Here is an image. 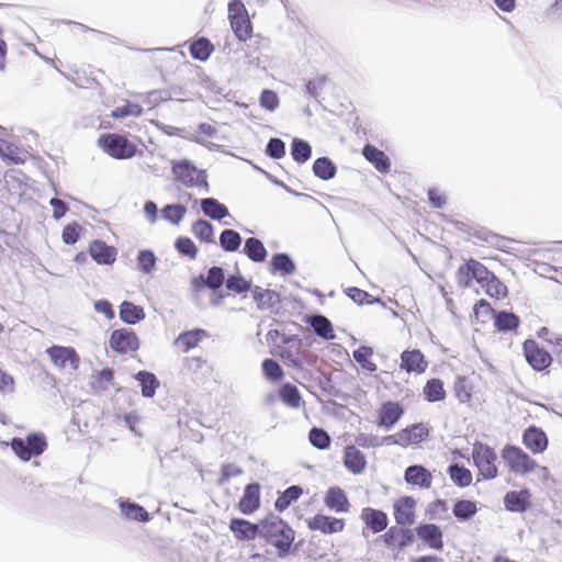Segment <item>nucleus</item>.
Instances as JSON below:
<instances>
[{
    "label": "nucleus",
    "instance_id": "1",
    "mask_svg": "<svg viewBox=\"0 0 562 562\" xmlns=\"http://www.w3.org/2000/svg\"><path fill=\"white\" fill-rule=\"evenodd\" d=\"M295 535L291 525L273 512L261 519L259 539L276 549L278 559L284 560L291 557L295 549L292 544Z\"/></svg>",
    "mask_w": 562,
    "mask_h": 562
},
{
    "label": "nucleus",
    "instance_id": "2",
    "mask_svg": "<svg viewBox=\"0 0 562 562\" xmlns=\"http://www.w3.org/2000/svg\"><path fill=\"white\" fill-rule=\"evenodd\" d=\"M171 175L176 182L186 188L204 189L210 191L207 173L205 169L198 168L194 162L188 158L171 161Z\"/></svg>",
    "mask_w": 562,
    "mask_h": 562
},
{
    "label": "nucleus",
    "instance_id": "3",
    "mask_svg": "<svg viewBox=\"0 0 562 562\" xmlns=\"http://www.w3.org/2000/svg\"><path fill=\"white\" fill-rule=\"evenodd\" d=\"M47 438L41 431H33L25 436V438L13 437L10 440V448L13 453L24 462L30 461L32 458L42 456L47 449Z\"/></svg>",
    "mask_w": 562,
    "mask_h": 562
},
{
    "label": "nucleus",
    "instance_id": "4",
    "mask_svg": "<svg viewBox=\"0 0 562 562\" xmlns=\"http://www.w3.org/2000/svg\"><path fill=\"white\" fill-rule=\"evenodd\" d=\"M97 144L103 153L116 160L130 159L137 154V145L117 133L101 134Z\"/></svg>",
    "mask_w": 562,
    "mask_h": 562
},
{
    "label": "nucleus",
    "instance_id": "5",
    "mask_svg": "<svg viewBox=\"0 0 562 562\" xmlns=\"http://www.w3.org/2000/svg\"><path fill=\"white\" fill-rule=\"evenodd\" d=\"M472 460L474 467L479 471V475H481L483 480L491 481L497 477V454L493 447L487 443L476 441L472 449Z\"/></svg>",
    "mask_w": 562,
    "mask_h": 562
},
{
    "label": "nucleus",
    "instance_id": "6",
    "mask_svg": "<svg viewBox=\"0 0 562 562\" xmlns=\"http://www.w3.org/2000/svg\"><path fill=\"white\" fill-rule=\"evenodd\" d=\"M501 458L505 462L510 473L528 474L531 473L538 463L520 447L507 443L501 451Z\"/></svg>",
    "mask_w": 562,
    "mask_h": 562
},
{
    "label": "nucleus",
    "instance_id": "7",
    "mask_svg": "<svg viewBox=\"0 0 562 562\" xmlns=\"http://www.w3.org/2000/svg\"><path fill=\"white\" fill-rule=\"evenodd\" d=\"M140 347L136 331L130 327L115 328L109 337V348L117 355L135 352Z\"/></svg>",
    "mask_w": 562,
    "mask_h": 562
},
{
    "label": "nucleus",
    "instance_id": "8",
    "mask_svg": "<svg viewBox=\"0 0 562 562\" xmlns=\"http://www.w3.org/2000/svg\"><path fill=\"white\" fill-rule=\"evenodd\" d=\"M385 547L397 552L404 551L415 542L414 529L402 526H392L379 537Z\"/></svg>",
    "mask_w": 562,
    "mask_h": 562
},
{
    "label": "nucleus",
    "instance_id": "9",
    "mask_svg": "<svg viewBox=\"0 0 562 562\" xmlns=\"http://www.w3.org/2000/svg\"><path fill=\"white\" fill-rule=\"evenodd\" d=\"M522 350L527 363L537 372L546 371L553 361L550 352L541 347L535 339L525 340Z\"/></svg>",
    "mask_w": 562,
    "mask_h": 562
},
{
    "label": "nucleus",
    "instance_id": "10",
    "mask_svg": "<svg viewBox=\"0 0 562 562\" xmlns=\"http://www.w3.org/2000/svg\"><path fill=\"white\" fill-rule=\"evenodd\" d=\"M405 414L404 406L398 401H385L381 404L375 424L386 431L391 430Z\"/></svg>",
    "mask_w": 562,
    "mask_h": 562
},
{
    "label": "nucleus",
    "instance_id": "11",
    "mask_svg": "<svg viewBox=\"0 0 562 562\" xmlns=\"http://www.w3.org/2000/svg\"><path fill=\"white\" fill-rule=\"evenodd\" d=\"M46 353L53 364L59 369L66 368L67 364L74 371L79 368L80 356L71 346L53 345L46 349Z\"/></svg>",
    "mask_w": 562,
    "mask_h": 562
},
{
    "label": "nucleus",
    "instance_id": "12",
    "mask_svg": "<svg viewBox=\"0 0 562 562\" xmlns=\"http://www.w3.org/2000/svg\"><path fill=\"white\" fill-rule=\"evenodd\" d=\"M414 535L415 539L418 538L424 546L432 550L443 549V532L436 524L420 522L414 528Z\"/></svg>",
    "mask_w": 562,
    "mask_h": 562
},
{
    "label": "nucleus",
    "instance_id": "13",
    "mask_svg": "<svg viewBox=\"0 0 562 562\" xmlns=\"http://www.w3.org/2000/svg\"><path fill=\"white\" fill-rule=\"evenodd\" d=\"M306 526L311 531H319L324 535H333L341 532L345 529L346 520L317 513L313 517L306 519Z\"/></svg>",
    "mask_w": 562,
    "mask_h": 562
},
{
    "label": "nucleus",
    "instance_id": "14",
    "mask_svg": "<svg viewBox=\"0 0 562 562\" xmlns=\"http://www.w3.org/2000/svg\"><path fill=\"white\" fill-rule=\"evenodd\" d=\"M261 519L251 522L245 518L233 517L229 520L228 529L237 541H252L260 537Z\"/></svg>",
    "mask_w": 562,
    "mask_h": 562
},
{
    "label": "nucleus",
    "instance_id": "15",
    "mask_svg": "<svg viewBox=\"0 0 562 562\" xmlns=\"http://www.w3.org/2000/svg\"><path fill=\"white\" fill-rule=\"evenodd\" d=\"M531 491L527 487L519 491H508L503 497L504 508L510 513L522 514L531 507Z\"/></svg>",
    "mask_w": 562,
    "mask_h": 562
},
{
    "label": "nucleus",
    "instance_id": "16",
    "mask_svg": "<svg viewBox=\"0 0 562 562\" xmlns=\"http://www.w3.org/2000/svg\"><path fill=\"white\" fill-rule=\"evenodd\" d=\"M416 501L413 496H402L393 504V515L396 525L402 527L412 526L415 522Z\"/></svg>",
    "mask_w": 562,
    "mask_h": 562
},
{
    "label": "nucleus",
    "instance_id": "17",
    "mask_svg": "<svg viewBox=\"0 0 562 562\" xmlns=\"http://www.w3.org/2000/svg\"><path fill=\"white\" fill-rule=\"evenodd\" d=\"M261 485L258 482L248 483L244 487L243 495L240 496L237 507L244 515L254 514L261 504Z\"/></svg>",
    "mask_w": 562,
    "mask_h": 562
},
{
    "label": "nucleus",
    "instance_id": "18",
    "mask_svg": "<svg viewBox=\"0 0 562 562\" xmlns=\"http://www.w3.org/2000/svg\"><path fill=\"white\" fill-rule=\"evenodd\" d=\"M522 443L533 454H539L547 450L549 440L542 428L530 425L522 431Z\"/></svg>",
    "mask_w": 562,
    "mask_h": 562
},
{
    "label": "nucleus",
    "instance_id": "19",
    "mask_svg": "<svg viewBox=\"0 0 562 562\" xmlns=\"http://www.w3.org/2000/svg\"><path fill=\"white\" fill-rule=\"evenodd\" d=\"M303 321L319 338L324 340H334L336 338L333 323L325 315L315 312L305 315Z\"/></svg>",
    "mask_w": 562,
    "mask_h": 562
},
{
    "label": "nucleus",
    "instance_id": "20",
    "mask_svg": "<svg viewBox=\"0 0 562 562\" xmlns=\"http://www.w3.org/2000/svg\"><path fill=\"white\" fill-rule=\"evenodd\" d=\"M431 427H429L427 424L420 422V423H414L402 430H400L402 438V448H407L409 446H418L422 442L426 441L430 435Z\"/></svg>",
    "mask_w": 562,
    "mask_h": 562
},
{
    "label": "nucleus",
    "instance_id": "21",
    "mask_svg": "<svg viewBox=\"0 0 562 562\" xmlns=\"http://www.w3.org/2000/svg\"><path fill=\"white\" fill-rule=\"evenodd\" d=\"M427 367L428 362L419 349H406L401 353L400 368L407 373L422 374L427 370Z\"/></svg>",
    "mask_w": 562,
    "mask_h": 562
},
{
    "label": "nucleus",
    "instance_id": "22",
    "mask_svg": "<svg viewBox=\"0 0 562 562\" xmlns=\"http://www.w3.org/2000/svg\"><path fill=\"white\" fill-rule=\"evenodd\" d=\"M88 252L92 260L101 266H110L116 260L117 250L101 239H94L89 244Z\"/></svg>",
    "mask_w": 562,
    "mask_h": 562
},
{
    "label": "nucleus",
    "instance_id": "23",
    "mask_svg": "<svg viewBox=\"0 0 562 562\" xmlns=\"http://www.w3.org/2000/svg\"><path fill=\"white\" fill-rule=\"evenodd\" d=\"M325 506L337 514L348 513L350 509V502L348 495L340 486H330L324 495Z\"/></svg>",
    "mask_w": 562,
    "mask_h": 562
},
{
    "label": "nucleus",
    "instance_id": "24",
    "mask_svg": "<svg viewBox=\"0 0 562 562\" xmlns=\"http://www.w3.org/2000/svg\"><path fill=\"white\" fill-rule=\"evenodd\" d=\"M360 518L364 522L366 529L372 533L384 531L389 525L387 514L382 509L373 507H363Z\"/></svg>",
    "mask_w": 562,
    "mask_h": 562
},
{
    "label": "nucleus",
    "instance_id": "25",
    "mask_svg": "<svg viewBox=\"0 0 562 562\" xmlns=\"http://www.w3.org/2000/svg\"><path fill=\"white\" fill-rule=\"evenodd\" d=\"M342 463L355 475L362 474L368 464L366 454L355 445H347L344 448Z\"/></svg>",
    "mask_w": 562,
    "mask_h": 562
},
{
    "label": "nucleus",
    "instance_id": "26",
    "mask_svg": "<svg viewBox=\"0 0 562 562\" xmlns=\"http://www.w3.org/2000/svg\"><path fill=\"white\" fill-rule=\"evenodd\" d=\"M361 153L364 159L370 162L379 172L385 175L391 171V159L375 145L367 143L362 147Z\"/></svg>",
    "mask_w": 562,
    "mask_h": 562
},
{
    "label": "nucleus",
    "instance_id": "27",
    "mask_svg": "<svg viewBox=\"0 0 562 562\" xmlns=\"http://www.w3.org/2000/svg\"><path fill=\"white\" fill-rule=\"evenodd\" d=\"M404 481L413 486L429 488L432 483V475L423 464H412L404 471Z\"/></svg>",
    "mask_w": 562,
    "mask_h": 562
},
{
    "label": "nucleus",
    "instance_id": "28",
    "mask_svg": "<svg viewBox=\"0 0 562 562\" xmlns=\"http://www.w3.org/2000/svg\"><path fill=\"white\" fill-rule=\"evenodd\" d=\"M117 502L121 514L125 519L138 522L150 521V514L140 504L124 498H120Z\"/></svg>",
    "mask_w": 562,
    "mask_h": 562
},
{
    "label": "nucleus",
    "instance_id": "29",
    "mask_svg": "<svg viewBox=\"0 0 562 562\" xmlns=\"http://www.w3.org/2000/svg\"><path fill=\"white\" fill-rule=\"evenodd\" d=\"M269 271L271 274L292 276L296 271V263L288 252H276L270 259Z\"/></svg>",
    "mask_w": 562,
    "mask_h": 562
},
{
    "label": "nucleus",
    "instance_id": "30",
    "mask_svg": "<svg viewBox=\"0 0 562 562\" xmlns=\"http://www.w3.org/2000/svg\"><path fill=\"white\" fill-rule=\"evenodd\" d=\"M120 319L126 325H137L145 319L146 314L143 306L132 301L124 300L119 306Z\"/></svg>",
    "mask_w": 562,
    "mask_h": 562
},
{
    "label": "nucleus",
    "instance_id": "31",
    "mask_svg": "<svg viewBox=\"0 0 562 562\" xmlns=\"http://www.w3.org/2000/svg\"><path fill=\"white\" fill-rule=\"evenodd\" d=\"M251 296L258 310L272 311L281 301V296L277 291L262 289L259 285H255L254 289H251Z\"/></svg>",
    "mask_w": 562,
    "mask_h": 562
},
{
    "label": "nucleus",
    "instance_id": "32",
    "mask_svg": "<svg viewBox=\"0 0 562 562\" xmlns=\"http://www.w3.org/2000/svg\"><path fill=\"white\" fill-rule=\"evenodd\" d=\"M494 327L499 333L516 331L520 326V318L512 311L501 310L493 313Z\"/></svg>",
    "mask_w": 562,
    "mask_h": 562
},
{
    "label": "nucleus",
    "instance_id": "33",
    "mask_svg": "<svg viewBox=\"0 0 562 562\" xmlns=\"http://www.w3.org/2000/svg\"><path fill=\"white\" fill-rule=\"evenodd\" d=\"M133 378L139 383L142 396L145 398H153L160 387L159 379L151 371L140 370Z\"/></svg>",
    "mask_w": 562,
    "mask_h": 562
},
{
    "label": "nucleus",
    "instance_id": "34",
    "mask_svg": "<svg viewBox=\"0 0 562 562\" xmlns=\"http://www.w3.org/2000/svg\"><path fill=\"white\" fill-rule=\"evenodd\" d=\"M199 203L202 213L212 221L221 222L223 218L231 216L227 206L215 198H203Z\"/></svg>",
    "mask_w": 562,
    "mask_h": 562
},
{
    "label": "nucleus",
    "instance_id": "35",
    "mask_svg": "<svg viewBox=\"0 0 562 562\" xmlns=\"http://www.w3.org/2000/svg\"><path fill=\"white\" fill-rule=\"evenodd\" d=\"M302 494L303 487L301 485H291L284 491H279L273 504L274 510L279 514L285 512L293 503L299 501Z\"/></svg>",
    "mask_w": 562,
    "mask_h": 562
},
{
    "label": "nucleus",
    "instance_id": "36",
    "mask_svg": "<svg viewBox=\"0 0 562 562\" xmlns=\"http://www.w3.org/2000/svg\"><path fill=\"white\" fill-rule=\"evenodd\" d=\"M243 254L252 262L261 263L268 257V250L257 237H248L244 243Z\"/></svg>",
    "mask_w": 562,
    "mask_h": 562
},
{
    "label": "nucleus",
    "instance_id": "37",
    "mask_svg": "<svg viewBox=\"0 0 562 562\" xmlns=\"http://www.w3.org/2000/svg\"><path fill=\"white\" fill-rule=\"evenodd\" d=\"M215 47L213 43L204 36L196 37L189 45V53L194 60L206 61L213 54Z\"/></svg>",
    "mask_w": 562,
    "mask_h": 562
},
{
    "label": "nucleus",
    "instance_id": "38",
    "mask_svg": "<svg viewBox=\"0 0 562 562\" xmlns=\"http://www.w3.org/2000/svg\"><path fill=\"white\" fill-rule=\"evenodd\" d=\"M313 175L323 181L335 178L337 173V165L327 156L318 157L312 166Z\"/></svg>",
    "mask_w": 562,
    "mask_h": 562
},
{
    "label": "nucleus",
    "instance_id": "39",
    "mask_svg": "<svg viewBox=\"0 0 562 562\" xmlns=\"http://www.w3.org/2000/svg\"><path fill=\"white\" fill-rule=\"evenodd\" d=\"M278 398L284 405L291 408H299L303 403V398L299 389L290 382L282 383L279 386Z\"/></svg>",
    "mask_w": 562,
    "mask_h": 562
},
{
    "label": "nucleus",
    "instance_id": "40",
    "mask_svg": "<svg viewBox=\"0 0 562 562\" xmlns=\"http://www.w3.org/2000/svg\"><path fill=\"white\" fill-rule=\"evenodd\" d=\"M447 473L453 484L458 487L464 488L470 486L472 483V472L461 463H450L447 468Z\"/></svg>",
    "mask_w": 562,
    "mask_h": 562
},
{
    "label": "nucleus",
    "instance_id": "41",
    "mask_svg": "<svg viewBox=\"0 0 562 562\" xmlns=\"http://www.w3.org/2000/svg\"><path fill=\"white\" fill-rule=\"evenodd\" d=\"M477 513L476 502L459 498L452 505V515L460 522L471 520Z\"/></svg>",
    "mask_w": 562,
    "mask_h": 562
},
{
    "label": "nucleus",
    "instance_id": "42",
    "mask_svg": "<svg viewBox=\"0 0 562 562\" xmlns=\"http://www.w3.org/2000/svg\"><path fill=\"white\" fill-rule=\"evenodd\" d=\"M423 395L429 403L443 401L447 396L443 381L439 378L429 379L424 385Z\"/></svg>",
    "mask_w": 562,
    "mask_h": 562
},
{
    "label": "nucleus",
    "instance_id": "43",
    "mask_svg": "<svg viewBox=\"0 0 562 562\" xmlns=\"http://www.w3.org/2000/svg\"><path fill=\"white\" fill-rule=\"evenodd\" d=\"M243 243L240 234L233 228H225L221 232L218 237V245L225 252H236L239 250Z\"/></svg>",
    "mask_w": 562,
    "mask_h": 562
},
{
    "label": "nucleus",
    "instance_id": "44",
    "mask_svg": "<svg viewBox=\"0 0 562 562\" xmlns=\"http://www.w3.org/2000/svg\"><path fill=\"white\" fill-rule=\"evenodd\" d=\"M191 232L195 236V238H198L201 243H205V244H214L215 243L214 225L204 218L200 217L196 221H194L192 223Z\"/></svg>",
    "mask_w": 562,
    "mask_h": 562
},
{
    "label": "nucleus",
    "instance_id": "45",
    "mask_svg": "<svg viewBox=\"0 0 562 562\" xmlns=\"http://www.w3.org/2000/svg\"><path fill=\"white\" fill-rule=\"evenodd\" d=\"M290 154L296 164L303 165L312 157V146L307 140L294 137L291 142Z\"/></svg>",
    "mask_w": 562,
    "mask_h": 562
},
{
    "label": "nucleus",
    "instance_id": "46",
    "mask_svg": "<svg viewBox=\"0 0 562 562\" xmlns=\"http://www.w3.org/2000/svg\"><path fill=\"white\" fill-rule=\"evenodd\" d=\"M344 293L348 299H350L353 303H356L360 306L383 304L381 297L373 296L369 292H367L358 286H348V288L344 289Z\"/></svg>",
    "mask_w": 562,
    "mask_h": 562
},
{
    "label": "nucleus",
    "instance_id": "47",
    "mask_svg": "<svg viewBox=\"0 0 562 562\" xmlns=\"http://www.w3.org/2000/svg\"><path fill=\"white\" fill-rule=\"evenodd\" d=\"M373 356V348L367 345H361L352 351L353 360L364 371L373 373L378 370V366L371 360Z\"/></svg>",
    "mask_w": 562,
    "mask_h": 562
},
{
    "label": "nucleus",
    "instance_id": "48",
    "mask_svg": "<svg viewBox=\"0 0 562 562\" xmlns=\"http://www.w3.org/2000/svg\"><path fill=\"white\" fill-rule=\"evenodd\" d=\"M226 289L236 294H247V292H251L254 289V284L251 280H247L239 271L236 273L229 274L226 278Z\"/></svg>",
    "mask_w": 562,
    "mask_h": 562
},
{
    "label": "nucleus",
    "instance_id": "49",
    "mask_svg": "<svg viewBox=\"0 0 562 562\" xmlns=\"http://www.w3.org/2000/svg\"><path fill=\"white\" fill-rule=\"evenodd\" d=\"M261 370L265 379L271 383H279L284 379L283 368L272 358H266L261 362Z\"/></svg>",
    "mask_w": 562,
    "mask_h": 562
},
{
    "label": "nucleus",
    "instance_id": "50",
    "mask_svg": "<svg viewBox=\"0 0 562 562\" xmlns=\"http://www.w3.org/2000/svg\"><path fill=\"white\" fill-rule=\"evenodd\" d=\"M477 234V239L480 241H483V243H486L488 244L490 246L501 250V251H506V244L508 241H510L509 238H506L499 234H496L494 232H492L491 229H488L487 227H485V229H479L476 232Z\"/></svg>",
    "mask_w": 562,
    "mask_h": 562
},
{
    "label": "nucleus",
    "instance_id": "51",
    "mask_svg": "<svg viewBox=\"0 0 562 562\" xmlns=\"http://www.w3.org/2000/svg\"><path fill=\"white\" fill-rule=\"evenodd\" d=\"M206 335V330L202 328H194L191 330L182 331L178 336L177 340L181 344L184 351H189L196 347L199 342L203 339V337H205Z\"/></svg>",
    "mask_w": 562,
    "mask_h": 562
},
{
    "label": "nucleus",
    "instance_id": "52",
    "mask_svg": "<svg viewBox=\"0 0 562 562\" xmlns=\"http://www.w3.org/2000/svg\"><path fill=\"white\" fill-rule=\"evenodd\" d=\"M187 206L181 203L167 204L161 210V216L172 225H178L187 213Z\"/></svg>",
    "mask_w": 562,
    "mask_h": 562
},
{
    "label": "nucleus",
    "instance_id": "53",
    "mask_svg": "<svg viewBox=\"0 0 562 562\" xmlns=\"http://www.w3.org/2000/svg\"><path fill=\"white\" fill-rule=\"evenodd\" d=\"M232 31L239 42H246L254 35L252 22L250 19L229 21Z\"/></svg>",
    "mask_w": 562,
    "mask_h": 562
},
{
    "label": "nucleus",
    "instance_id": "54",
    "mask_svg": "<svg viewBox=\"0 0 562 562\" xmlns=\"http://www.w3.org/2000/svg\"><path fill=\"white\" fill-rule=\"evenodd\" d=\"M157 257L151 249H142L137 254L136 265L137 269L145 273H151L156 268Z\"/></svg>",
    "mask_w": 562,
    "mask_h": 562
},
{
    "label": "nucleus",
    "instance_id": "55",
    "mask_svg": "<svg viewBox=\"0 0 562 562\" xmlns=\"http://www.w3.org/2000/svg\"><path fill=\"white\" fill-rule=\"evenodd\" d=\"M308 440L311 445L318 450H326L331 443V438L327 430L315 426L308 431Z\"/></svg>",
    "mask_w": 562,
    "mask_h": 562
},
{
    "label": "nucleus",
    "instance_id": "56",
    "mask_svg": "<svg viewBox=\"0 0 562 562\" xmlns=\"http://www.w3.org/2000/svg\"><path fill=\"white\" fill-rule=\"evenodd\" d=\"M173 246L180 256L189 259H195L199 254L198 246L188 236H179L176 238Z\"/></svg>",
    "mask_w": 562,
    "mask_h": 562
},
{
    "label": "nucleus",
    "instance_id": "57",
    "mask_svg": "<svg viewBox=\"0 0 562 562\" xmlns=\"http://www.w3.org/2000/svg\"><path fill=\"white\" fill-rule=\"evenodd\" d=\"M143 114L140 104L126 100L124 104L115 108L111 112V117L115 120L125 119L127 116L138 117Z\"/></svg>",
    "mask_w": 562,
    "mask_h": 562
},
{
    "label": "nucleus",
    "instance_id": "58",
    "mask_svg": "<svg viewBox=\"0 0 562 562\" xmlns=\"http://www.w3.org/2000/svg\"><path fill=\"white\" fill-rule=\"evenodd\" d=\"M472 262L473 258L464 261L457 270V281L459 286L462 289L470 288L473 283L474 276Z\"/></svg>",
    "mask_w": 562,
    "mask_h": 562
},
{
    "label": "nucleus",
    "instance_id": "59",
    "mask_svg": "<svg viewBox=\"0 0 562 562\" xmlns=\"http://www.w3.org/2000/svg\"><path fill=\"white\" fill-rule=\"evenodd\" d=\"M488 296L493 299H504L508 294L507 286L494 274L490 277L488 282L483 286Z\"/></svg>",
    "mask_w": 562,
    "mask_h": 562
},
{
    "label": "nucleus",
    "instance_id": "60",
    "mask_svg": "<svg viewBox=\"0 0 562 562\" xmlns=\"http://www.w3.org/2000/svg\"><path fill=\"white\" fill-rule=\"evenodd\" d=\"M206 282L209 284V289H220L223 285H226V274L225 270L220 266H212L206 271Z\"/></svg>",
    "mask_w": 562,
    "mask_h": 562
},
{
    "label": "nucleus",
    "instance_id": "61",
    "mask_svg": "<svg viewBox=\"0 0 562 562\" xmlns=\"http://www.w3.org/2000/svg\"><path fill=\"white\" fill-rule=\"evenodd\" d=\"M82 227L77 222L68 223L61 232V240L65 245H75L81 238Z\"/></svg>",
    "mask_w": 562,
    "mask_h": 562
},
{
    "label": "nucleus",
    "instance_id": "62",
    "mask_svg": "<svg viewBox=\"0 0 562 562\" xmlns=\"http://www.w3.org/2000/svg\"><path fill=\"white\" fill-rule=\"evenodd\" d=\"M285 143L279 137H271L265 149V154L274 160H279L285 156Z\"/></svg>",
    "mask_w": 562,
    "mask_h": 562
},
{
    "label": "nucleus",
    "instance_id": "63",
    "mask_svg": "<svg viewBox=\"0 0 562 562\" xmlns=\"http://www.w3.org/2000/svg\"><path fill=\"white\" fill-rule=\"evenodd\" d=\"M280 99L278 93L271 89H263L259 95V105L269 111L273 112L279 108Z\"/></svg>",
    "mask_w": 562,
    "mask_h": 562
},
{
    "label": "nucleus",
    "instance_id": "64",
    "mask_svg": "<svg viewBox=\"0 0 562 562\" xmlns=\"http://www.w3.org/2000/svg\"><path fill=\"white\" fill-rule=\"evenodd\" d=\"M318 386L321 390L330 396L342 397L346 400V394H344L339 389H337L334 384L331 376L328 373L321 372L318 376Z\"/></svg>",
    "mask_w": 562,
    "mask_h": 562
}]
</instances>
